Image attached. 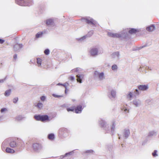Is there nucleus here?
Masks as SVG:
<instances>
[{
	"label": "nucleus",
	"mask_w": 159,
	"mask_h": 159,
	"mask_svg": "<svg viewBox=\"0 0 159 159\" xmlns=\"http://www.w3.org/2000/svg\"><path fill=\"white\" fill-rule=\"evenodd\" d=\"M93 34V30H91L88 32V34H86L88 38L90 37Z\"/></svg>",
	"instance_id": "e433bc0d"
},
{
	"label": "nucleus",
	"mask_w": 159,
	"mask_h": 159,
	"mask_svg": "<svg viewBox=\"0 0 159 159\" xmlns=\"http://www.w3.org/2000/svg\"><path fill=\"white\" fill-rule=\"evenodd\" d=\"M98 50L99 47H98L91 48L89 51L90 55L93 57H96L99 54Z\"/></svg>",
	"instance_id": "7ed1b4c3"
},
{
	"label": "nucleus",
	"mask_w": 159,
	"mask_h": 159,
	"mask_svg": "<svg viewBox=\"0 0 159 159\" xmlns=\"http://www.w3.org/2000/svg\"><path fill=\"white\" fill-rule=\"evenodd\" d=\"M36 59H37V63L38 64V66L39 67H40V66H41L42 60L41 58H37Z\"/></svg>",
	"instance_id": "7c9ffc66"
},
{
	"label": "nucleus",
	"mask_w": 159,
	"mask_h": 159,
	"mask_svg": "<svg viewBox=\"0 0 159 159\" xmlns=\"http://www.w3.org/2000/svg\"><path fill=\"white\" fill-rule=\"evenodd\" d=\"M66 84H67L68 85H69V84L67 83H66L64 84H63L62 85V86L65 87V92L66 94L67 93V88L66 85Z\"/></svg>",
	"instance_id": "a19ab883"
},
{
	"label": "nucleus",
	"mask_w": 159,
	"mask_h": 159,
	"mask_svg": "<svg viewBox=\"0 0 159 159\" xmlns=\"http://www.w3.org/2000/svg\"><path fill=\"white\" fill-rule=\"evenodd\" d=\"M109 96V97L110 98H115L116 96V91L114 90H111Z\"/></svg>",
	"instance_id": "aec40b11"
},
{
	"label": "nucleus",
	"mask_w": 159,
	"mask_h": 159,
	"mask_svg": "<svg viewBox=\"0 0 159 159\" xmlns=\"http://www.w3.org/2000/svg\"><path fill=\"white\" fill-rule=\"evenodd\" d=\"M43 34V32H39L36 34L35 37L36 38H40L42 35Z\"/></svg>",
	"instance_id": "2f4dec72"
},
{
	"label": "nucleus",
	"mask_w": 159,
	"mask_h": 159,
	"mask_svg": "<svg viewBox=\"0 0 159 159\" xmlns=\"http://www.w3.org/2000/svg\"><path fill=\"white\" fill-rule=\"evenodd\" d=\"M50 120L49 116L47 115H43L41 116V121L45 122Z\"/></svg>",
	"instance_id": "a211bd4d"
},
{
	"label": "nucleus",
	"mask_w": 159,
	"mask_h": 159,
	"mask_svg": "<svg viewBox=\"0 0 159 159\" xmlns=\"http://www.w3.org/2000/svg\"><path fill=\"white\" fill-rule=\"evenodd\" d=\"M46 25L48 26H53L55 25L54 19L52 18H49L45 20Z\"/></svg>",
	"instance_id": "0eeeda50"
},
{
	"label": "nucleus",
	"mask_w": 159,
	"mask_h": 159,
	"mask_svg": "<svg viewBox=\"0 0 159 159\" xmlns=\"http://www.w3.org/2000/svg\"><path fill=\"white\" fill-rule=\"evenodd\" d=\"M23 45L22 43H17L13 45V51L15 52H20L21 49L23 48Z\"/></svg>",
	"instance_id": "423d86ee"
},
{
	"label": "nucleus",
	"mask_w": 159,
	"mask_h": 159,
	"mask_svg": "<svg viewBox=\"0 0 159 159\" xmlns=\"http://www.w3.org/2000/svg\"><path fill=\"white\" fill-rule=\"evenodd\" d=\"M69 79L71 81H73L74 80H75V77L74 76H70L69 77Z\"/></svg>",
	"instance_id": "6e6d98bb"
},
{
	"label": "nucleus",
	"mask_w": 159,
	"mask_h": 159,
	"mask_svg": "<svg viewBox=\"0 0 159 159\" xmlns=\"http://www.w3.org/2000/svg\"><path fill=\"white\" fill-rule=\"evenodd\" d=\"M77 80L78 82L80 83H82V80L84 77L83 74H79L76 75Z\"/></svg>",
	"instance_id": "2eb2a0df"
},
{
	"label": "nucleus",
	"mask_w": 159,
	"mask_h": 159,
	"mask_svg": "<svg viewBox=\"0 0 159 159\" xmlns=\"http://www.w3.org/2000/svg\"><path fill=\"white\" fill-rule=\"evenodd\" d=\"M130 134V132L129 129H125L123 134V137L125 139H127Z\"/></svg>",
	"instance_id": "1a4fd4ad"
},
{
	"label": "nucleus",
	"mask_w": 159,
	"mask_h": 159,
	"mask_svg": "<svg viewBox=\"0 0 159 159\" xmlns=\"http://www.w3.org/2000/svg\"><path fill=\"white\" fill-rule=\"evenodd\" d=\"M50 50L48 48L45 49L44 51V53L46 55H48L50 53Z\"/></svg>",
	"instance_id": "79ce46f5"
},
{
	"label": "nucleus",
	"mask_w": 159,
	"mask_h": 159,
	"mask_svg": "<svg viewBox=\"0 0 159 159\" xmlns=\"http://www.w3.org/2000/svg\"><path fill=\"white\" fill-rule=\"evenodd\" d=\"M75 150H73L71 151H70L69 152H68L67 153H66L65 154V156L66 157L69 156H71L74 153V151Z\"/></svg>",
	"instance_id": "473e14b6"
},
{
	"label": "nucleus",
	"mask_w": 159,
	"mask_h": 159,
	"mask_svg": "<svg viewBox=\"0 0 159 159\" xmlns=\"http://www.w3.org/2000/svg\"><path fill=\"white\" fill-rule=\"evenodd\" d=\"M133 104L136 107H138L140 104V101L139 100L135 99L133 101Z\"/></svg>",
	"instance_id": "393cba45"
},
{
	"label": "nucleus",
	"mask_w": 159,
	"mask_h": 159,
	"mask_svg": "<svg viewBox=\"0 0 159 159\" xmlns=\"http://www.w3.org/2000/svg\"><path fill=\"white\" fill-rule=\"evenodd\" d=\"M146 46V45H143V46L140 47H139L137 48L136 49V50H139L145 47Z\"/></svg>",
	"instance_id": "603ef678"
},
{
	"label": "nucleus",
	"mask_w": 159,
	"mask_h": 159,
	"mask_svg": "<svg viewBox=\"0 0 159 159\" xmlns=\"http://www.w3.org/2000/svg\"><path fill=\"white\" fill-rule=\"evenodd\" d=\"M98 122L99 125L102 128L104 127L107 125L106 121L102 119H100L99 120Z\"/></svg>",
	"instance_id": "f8f14e48"
},
{
	"label": "nucleus",
	"mask_w": 159,
	"mask_h": 159,
	"mask_svg": "<svg viewBox=\"0 0 159 159\" xmlns=\"http://www.w3.org/2000/svg\"><path fill=\"white\" fill-rule=\"evenodd\" d=\"M6 151L8 153H13L15 152V151L14 149L8 147L6 148Z\"/></svg>",
	"instance_id": "4be33fe9"
},
{
	"label": "nucleus",
	"mask_w": 159,
	"mask_h": 159,
	"mask_svg": "<svg viewBox=\"0 0 159 159\" xmlns=\"http://www.w3.org/2000/svg\"><path fill=\"white\" fill-rule=\"evenodd\" d=\"M127 97L129 98H132V97L133 96V94L131 92H130L127 95Z\"/></svg>",
	"instance_id": "de8ad7c7"
},
{
	"label": "nucleus",
	"mask_w": 159,
	"mask_h": 159,
	"mask_svg": "<svg viewBox=\"0 0 159 159\" xmlns=\"http://www.w3.org/2000/svg\"><path fill=\"white\" fill-rule=\"evenodd\" d=\"M99 73H100V72L97 71H95L94 74V76L95 77H97Z\"/></svg>",
	"instance_id": "09e8293b"
},
{
	"label": "nucleus",
	"mask_w": 159,
	"mask_h": 159,
	"mask_svg": "<svg viewBox=\"0 0 159 159\" xmlns=\"http://www.w3.org/2000/svg\"><path fill=\"white\" fill-rule=\"evenodd\" d=\"M86 38H88L87 37V35H84L82 37L79 38H77V39L78 41H83L85 39H86Z\"/></svg>",
	"instance_id": "f704fd0d"
},
{
	"label": "nucleus",
	"mask_w": 159,
	"mask_h": 159,
	"mask_svg": "<svg viewBox=\"0 0 159 159\" xmlns=\"http://www.w3.org/2000/svg\"><path fill=\"white\" fill-rule=\"evenodd\" d=\"M157 151L156 150H155L152 153V155L154 157H156L158 156L157 153Z\"/></svg>",
	"instance_id": "a18cd8bd"
},
{
	"label": "nucleus",
	"mask_w": 159,
	"mask_h": 159,
	"mask_svg": "<svg viewBox=\"0 0 159 159\" xmlns=\"http://www.w3.org/2000/svg\"><path fill=\"white\" fill-rule=\"evenodd\" d=\"M11 93V90L9 89L5 91L4 93V95L6 97L9 96Z\"/></svg>",
	"instance_id": "c756f323"
},
{
	"label": "nucleus",
	"mask_w": 159,
	"mask_h": 159,
	"mask_svg": "<svg viewBox=\"0 0 159 159\" xmlns=\"http://www.w3.org/2000/svg\"><path fill=\"white\" fill-rule=\"evenodd\" d=\"M52 96L56 98H59L60 97H62L63 96V95H57L56 94L53 93L52 94Z\"/></svg>",
	"instance_id": "37998d69"
},
{
	"label": "nucleus",
	"mask_w": 159,
	"mask_h": 159,
	"mask_svg": "<svg viewBox=\"0 0 159 159\" xmlns=\"http://www.w3.org/2000/svg\"><path fill=\"white\" fill-rule=\"evenodd\" d=\"M116 126L115 122L113 121L112 122V125L111 127V134L112 135H113L115 130V128Z\"/></svg>",
	"instance_id": "412c9836"
},
{
	"label": "nucleus",
	"mask_w": 159,
	"mask_h": 159,
	"mask_svg": "<svg viewBox=\"0 0 159 159\" xmlns=\"http://www.w3.org/2000/svg\"><path fill=\"white\" fill-rule=\"evenodd\" d=\"M16 3L20 6H30L33 3V0H15Z\"/></svg>",
	"instance_id": "f257e3e1"
},
{
	"label": "nucleus",
	"mask_w": 159,
	"mask_h": 159,
	"mask_svg": "<svg viewBox=\"0 0 159 159\" xmlns=\"http://www.w3.org/2000/svg\"><path fill=\"white\" fill-rule=\"evenodd\" d=\"M78 70V68H76L75 69H72L71 70V72L72 73L74 72H77Z\"/></svg>",
	"instance_id": "864d4df0"
},
{
	"label": "nucleus",
	"mask_w": 159,
	"mask_h": 159,
	"mask_svg": "<svg viewBox=\"0 0 159 159\" xmlns=\"http://www.w3.org/2000/svg\"><path fill=\"white\" fill-rule=\"evenodd\" d=\"M155 29V26L153 25L152 24L148 26L146 28V30L147 31L150 32H151L153 31Z\"/></svg>",
	"instance_id": "6ab92c4d"
},
{
	"label": "nucleus",
	"mask_w": 159,
	"mask_h": 159,
	"mask_svg": "<svg viewBox=\"0 0 159 159\" xmlns=\"http://www.w3.org/2000/svg\"><path fill=\"white\" fill-rule=\"evenodd\" d=\"M48 139L51 140H53L55 139V135L53 133L49 134L48 136Z\"/></svg>",
	"instance_id": "5701e85b"
},
{
	"label": "nucleus",
	"mask_w": 159,
	"mask_h": 159,
	"mask_svg": "<svg viewBox=\"0 0 159 159\" xmlns=\"http://www.w3.org/2000/svg\"><path fill=\"white\" fill-rule=\"evenodd\" d=\"M18 100V97H16L14 98L13 99V102L14 103H16Z\"/></svg>",
	"instance_id": "49530a36"
},
{
	"label": "nucleus",
	"mask_w": 159,
	"mask_h": 159,
	"mask_svg": "<svg viewBox=\"0 0 159 159\" xmlns=\"http://www.w3.org/2000/svg\"><path fill=\"white\" fill-rule=\"evenodd\" d=\"M148 139L147 138V139H145L144 141L142 143V145H144L148 141V139Z\"/></svg>",
	"instance_id": "5fc2aeb1"
},
{
	"label": "nucleus",
	"mask_w": 159,
	"mask_h": 159,
	"mask_svg": "<svg viewBox=\"0 0 159 159\" xmlns=\"http://www.w3.org/2000/svg\"><path fill=\"white\" fill-rule=\"evenodd\" d=\"M42 115L40 114L35 115L34 116V118L37 121H41Z\"/></svg>",
	"instance_id": "b1692460"
},
{
	"label": "nucleus",
	"mask_w": 159,
	"mask_h": 159,
	"mask_svg": "<svg viewBox=\"0 0 159 159\" xmlns=\"http://www.w3.org/2000/svg\"><path fill=\"white\" fill-rule=\"evenodd\" d=\"M83 109L81 105H80L77 106L75 108L74 111L76 113H80L81 112Z\"/></svg>",
	"instance_id": "ddd939ff"
},
{
	"label": "nucleus",
	"mask_w": 159,
	"mask_h": 159,
	"mask_svg": "<svg viewBox=\"0 0 159 159\" xmlns=\"http://www.w3.org/2000/svg\"><path fill=\"white\" fill-rule=\"evenodd\" d=\"M140 93L138 89H136L133 92V96L135 97H136L137 96H138L140 94Z\"/></svg>",
	"instance_id": "bb28decb"
},
{
	"label": "nucleus",
	"mask_w": 159,
	"mask_h": 159,
	"mask_svg": "<svg viewBox=\"0 0 159 159\" xmlns=\"http://www.w3.org/2000/svg\"><path fill=\"white\" fill-rule=\"evenodd\" d=\"M124 111H125L126 112L127 111L128 112H129V111L127 109L125 108H124Z\"/></svg>",
	"instance_id": "0e129e2a"
},
{
	"label": "nucleus",
	"mask_w": 159,
	"mask_h": 159,
	"mask_svg": "<svg viewBox=\"0 0 159 159\" xmlns=\"http://www.w3.org/2000/svg\"><path fill=\"white\" fill-rule=\"evenodd\" d=\"M66 110L68 112L74 111V108L73 107H68L66 108Z\"/></svg>",
	"instance_id": "ea45409f"
},
{
	"label": "nucleus",
	"mask_w": 159,
	"mask_h": 159,
	"mask_svg": "<svg viewBox=\"0 0 159 159\" xmlns=\"http://www.w3.org/2000/svg\"><path fill=\"white\" fill-rule=\"evenodd\" d=\"M157 132L155 131H152L149 132L147 136V138L150 139L152 138L153 136H156L157 135Z\"/></svg>",
	"instance_id": "4468645a"
},
{
	"label": "nucleus",
	"mask_w": 159,
	"mask_h": 159,
	"mask_svg": "<svg viewBox=\"0 0 159 159\" xmlns=\"http://www.w3.org/2000/svg\"><path fill=\"white\" fill-rule=\"evenodd\" d=\"M99 78L100 80H102L105 78L104 77V73L103 72H102L100 73Z\"/></svg>",
	"instance_id": "c9c22d12"
},
{
	"label": "nucleus",
	"mask_w": 159,
	"mask_h": 159,
	"mask_svg": "<svg viewBox=\"0 0 159 159\" xmlns=\"http://www.w3.org/2000/svg\"><path fill=\"white\" fill-rule=\"evenodd\" d=\"M111 68L113 70H114L117 69V66L116 65L114 64L112 66Z\"/></svg>",
	"instance_id": "c03bdc74"
},
{
	"label": "nucleus",
	"mask_w": 159,
	"mask_h": 159,
	"mask_svg": "<svg viewBox=\"0 0 159 159\" xmlns=\"http://www.w3.org/2000/svg\"><path fill=\"white\" fill-rule=\"evenodd\" d=\"M59 131L60 133L64 136L65 137L68 135V130L66 128H61L59 129Z\"/></svg>",
	"instance_id": "6e6552de"
},
{
	"label": "nucleus",
	"mask_w": 159,
	"mask_h": 159,
	"mask_svg": "<svg viewBox=\"0 0 159 159\" xmlns=\"http://www.w3.org/2000/svg\"><path fill=\"white\" fill-rule=\"evenodd\" d=\"M7 110V109L6 108H3L1 109L0 111L1 113H3Z\"/></svg>",
	"instance_id": "3c124183"
},
{
	"label": "nucleus",
	"mask_w": 159,
	"mask_h": 159,
	"mask_svg": "<svg viewBox=\"0 0 159 159\" xmlns=\"http://www.w3.org/2000/svg\"><path fill=\"white\" fill-rule=\"evenodd\" d=\"M36 107L38 109H42L43 107V104L41 102H39L36 105Z\"/></svg>",
	"instance_id": "c85d7f7f"
},
{
	"label": "nucleus",
	"mask_w": 159,
	"mask_h": 159,
	"mask_svg": "<svg viewBox=\"0 0 159 159\" xmlns=\"http://www.w3.org/2000/svg\"><path fill=\"white\" fill-rule=\"evenodd\" d=\"M9 145L10 147L12 148H14L16 147L18 148L20 147V145L19 144V143H16V142L14 140L11 141L9 143Z\"/></svg>",
	"instance_id": "9b49d317"
},
{
	"label": "nucleus",
	"mask_w": 159,
	"mask_h": 159,
	"mask_svg": "<svg viewBox=\"0 0 159 159\" xmlns=\"http://www.w3.org/2000/svg\"><path fill=\"white\" fill-rule=\"evenodd\" d=\"M119 53L118 52H114L112 54L113 57H118L119 55Z\"/></svg>",
	"instance_id": "4c0bfd02"
},
{
	"label": "nucleus",
	"mask_w": 159,
	"mask_h": 159,
	"mask_svg": "<svg viewBox=\"0 0 159 159\" xmlns=\"http://www.w3.org/2000/svg\"><path fill=\"white\" fill-rule=\"evenodd\" d=\"M32 148L35 152H39L42 150L43 146L40 143H34L33 144Z\"/></svg>",
	"instance_id": "20e7f679"
},
{
	"label": "nucleus",
	"mask_w": 159,
	"mask_h": 159,
	"mask_svg": "<svg viewBox=\"0 0 159 159\" xmlns=\"http://www.w3.org/2000/svg\"><path fill=\"white\" fill-rule=\"evenodd\" d=\"M3 120V116H1L0 117V122Z\"/></svg>",
	"instance_id": "e2e57ef3"
},
{
	"label": "nucleus",
	"mask_w": 159,
	"mask_h": 159,
	"mask_svg": "<svg viewBox=\"0 0 159 159\" xmlns=\"http://www.w3.org/2000/svg\"><path fill=\"white\" fill-rule=\"evenodd\" d=\"M107 35L109 37L112 38H118V36H119V33H113L110 32H108L107 33Z\"/></svg>",
	"instance_id": "f3484780"
},
{
	"label": "nucleus",
	"mask_w": 159,
	"mask_h": 159,
	"mask_svg": "<svg viewBox=\"0 0 159 159\" xmlns=\"http://www.w3.org/2000/svg\"><path fill=\"white\" fill-rule=\"evenodd\" d=\"M61 107H67V105L66 104H64L61 105Z\"/></svg>",
	"instance_id": "680f3d73"
},
{
	"label": "nucleus",
	"mask_w": 159,
	"mask_h": 159,
	"mask_svg": "<svg viewBox=\"0 0 159 159\" xmlns=\"http://www.w3.org/2000/svg\"><path fill=\"white\" fill-rule=\"evenodd\" d=\"M94 152V151L92 149L88 150L83 152V154H93Z\"/></svg>",
	"instance_id": "a878e982"
},
{
	"label": "nucleus",
	"mask_w": 159,
	"mask_h": 159,
	"mask_svg": "<svg viewBox=\"0 0 159 159\" xmlns=\"http://www.w3.org/2000/svg\"><path fill=\"white\" fill-rule=\"evenodd\" d=\"M81 20L83 22L85 21L88 24L92 25L93 26L95 27L97 26V25L98 24L97 21L95 20L92 18L89 19L87 18L83 17L81 18Z\"/></svg>",
	"instance_id": "f03ea898"
},
{
	"label": "nucleus",
	"mask_w": 159,
	"mask_h": 159,
	"mask_svg": "<svg viewBox=\"0 0 159 159\" xmlns=\"http://www.w3.org/2000/svg\"><path fill=\"white\" fill-rule=\"evenodd\" d=\"M140 30V29L131 28H130L129 30H128V32L131 34H133L139 32Z\"/></svg>",
	"instance_id": "dca6fc26"
},
{
	"label": "nucleus",
	"mask_w": 159,
	"mask_h": 159,
	"mask_svg": "<svg viewBox=\"0 0 159 159\" xmlns=\"http://www.w3.org/2000/svg\"><path fill=\"white\" fill-rule=\"evenodd\" d=\"M5 42V40L2 39H0V43L2 44Z\"/></svg>",
	"instance_id": "4d7b16f0"
},
{
	"label": "nucleus",
	"mask_w": 159,
	"mask_h": 159,
	"mask_svg": "<svg viewBox=\"0 0 159 159\" xmlns=\"http://www.w3.org/2000/svg\"><path fill=\"white\" fill-rule=\"evenodd\" d=\"M13 58L14 59H16L17 58V55L16 54H15L14 55Z\"/></svg>",
	"instance_id": "bf43d9fd"
},
{
	"label": "nucleus",
	"mask_w": 159,
	"mask_h": 159,
	"mask_svg": "<svg viewBox=\"0 0 159 159\" xmlns=\"http://www.w3.org/2000/svg\"><path fill=\"white\" fill-rule=\"evenodd\" d=\"M4 81H5V80H3V79H1V80L0 79V83H3L4 82Z\"/></svg>",
	"instance_id": "052dcab7"
},
{
	"label": "nucleus",
	"mask_w": 159,
	"mask_h": 159,
	"mask_svg": "<svg viewBox=\"0 0 159 159\" xmlns=\"http://www.w3.org/2000/svg\"><path fill=\"white\" fill-rule=\"evenodd\" d=\"M141 67L140 66L139 69L138 70L139 71H142V70H141Z\"/></svg>",
	"instance_id": "338daca9"
},
{
	"label": "nucleus",
	"mask_w": 159,
	"mask_h": 159,
	"mask_svg": "<svg viewBox=\"0 0 159 159\" xmlns=\"http://www.w3.org/2000/svg\"><path fill=\"white\" fill-rule=\"evenodd\" d=\"M65 157H66V156H65V154L64 155H61L60 157V159H62L63 158H64Z\"/></svg>",
	"instance_id": "13d9d810"
},
{
	"label": "nucleus",
	"mask_w": 159,
	"mask_h": 159,
	"mask_svg": "<svg viewBox=\"0 0 159 159\" xmlns=\"http://www.w3.org/2000/svg\"><path fill=\"white\" fill-rule=\"evenodd\" d=\"M62 84H61V83H59L57 84V85H61V86H62Z\"/></svg>",
	"instance_id": "69168bd1"
},
{
	"label": "nucleus",
	"mask_w": 159,
	"mask_h": 159,
	"mask_svg": "<svg viewBox=\"0 0 159 159\" xmlns=\"http://www.w3.org/2000/svg\"><path fill=\"white\" fill-rule=\"evenodd\" d=\"M7 78V76H6V77L4 79H3V80H5V81L6 80Z\"/></svg>",
	"instance_id": "774afa93"
},
{
	"label": "nucleus",
	"mask_w": 159,
	"mask_h": 159,
	"mask_svg": "<svg viewBox=\"0 0 159 159\" xmlns=\"http://www.w3.org/2000/svg\"><path fill=\"white\" fill-rule=\"evenodd\" d=\"M102 129L105 131L106 133H109L110 132V129L108 125L103 128Z\"/></svg>",
	"instance_id": "cd10ccee"
},
{
	"label": "nucleus",
	"mask_w": 159,
	"mask_h": 159,
	"mask_svg": "<svg viewBox=\"0 0 159 159\" xmlns=\"http://www.w3.org/2000/svg\"><path fill=\"white\" fill-rule=\"evenodd\" d=\"M112 146L111 144H108L107 146V149L110 152L112 151Z\"/></svg>",
	"instance_id": "58836bf2"
},
{
	"label": "nucleus",
	"mask_w": 159,
	"mask_h": 159,
	"mask_svg": "<svg viewBox=\"0 0 159 159\" xmlns=\"http://www.w3.org/2000/svg\"><path fill=\"white\" fill-rule=\"evenodd\" d=\"M138 88L140 90L145 91L149 89L148 85H139L138 86Z\"/></svg>",
	"instance_id": "9d476101"
},
{
	"label": "nucleus",
	"mask_w": 159,
	"mask_h": 159,
	"mask_svg": "<svg viewBox=\"0 0 159 159\" xmlns=\"http://www.w3.org/2000/svg\"><path fill=\"white\" fill-rule=\"evenodd\" d=\"M119 36H118V38H122L123 39H127L129 38V33L125 30H124L119 33Z\"/></svg>",
	"instance_id": "39448f33"
},
{
	"label": "nucleus",
	"mask_w": 159,
	"mask_h": 159,
	"mask_svg": "<svg viewBox=\"0 0 159 159\" xmlns=\"http://www.w3.org/2000/svg\"><path fill=\"white\" fill-rule=\"evenodd\" d=\"M40 99L42 101H44L46 99V97L44 96H42L40 97Z\"/></svg>",
	"instance_id": "8fccbe9b"
},
{
	"label": "nucleus",
	"mask_w": 159,
	"mask_h": 159,
	"mask_svg": "<svg viewBox=\"0 0 159 159\" xmlns=\"http://www.w3.org/2000/svg\"><path fill=\"white\" fill-rule=\"evenodd\" d=\"M24 118V117L22 116L19 115L16 116L15 119L16 120H18V121H20L22 120L23 118Z\"/></svg>",
	"instance_id": "72a5a7b5"
}]
</instances>
